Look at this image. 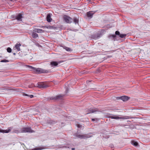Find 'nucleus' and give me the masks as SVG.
<instances>
[{
  "label": "nucleus",
  "mask_w": 150,
  "mask_h": 150,
  "mask_svg": "<svg viewBox=\"0 0 150 150\" xmlns=\"http://www.w3.org/2000/svg\"><path fill=\"white\" fill-rule=\"evenodd\" d=\"M34 132V131L31 130L30 127H23L21 128V133H32Z\"/></svg>",
  "instance_id": "3"
},
{
  "label": "nucleus",
  "mask_w": 150,
  "mask_h": 150,
  "mask_svg": "<svg viewBox=\"0 0 150 150\" xmlns=\"http://www.w3.org/2000/svg\"><path fill=\"white\" fill-rule=\"evenodd\" d=\"M98 111V109L97 108H90L86 110V114L93 113Z\"/></svg>",
  "instance_id": "7"
},
{
  "label": "nucleus",
  "mask_w": 150,
  "mask_h": 150,
  "mask_svg": "<svg viewBox=\"0 0 150 150\" xmlns=\"http://www.w3.org/2000/svg\"><path fill=\"white\" fill-rule=\"evenodd\" d=\"M27 66L31 70H33L34 73L38 74L41 73H47L50 72L49 70L42 69L40 68H36L29 65Z\"/></svg>",
  "instance_id": "1"
},
{
  "label": "nucleus",
  "mask_w": 150,
  "mask_h": 150,
  "mask_svg": "<svg viewBox=\"0 0 150 150\" xmlns=\"http://www.w3.org/2000/svg\"><path fill=\"white\" fill-rule=\"evenodd\" d=\"M13 132L15 133H21V131H19L18 130H14V131H13Z\"/></svg>",
  "instance_id": "32"
},
{
  "label": "nucleus",
  "mask_w": 150,
  "mask_h": 150,
  "mask_svg": "<svg viewBox=\"0 0 150 150\" xmlns=\"http://www.w3.org/2000/svg\"><path fill=\"white\" fill-rule=\"evenodd\" d=\"M99 119L98 118H92L91 119V120L92 121H98V120Z\"/></svg>",
  "instance_id": "34"
},
{
  "label": "nucleus",
  "mask_w": 150,
  "mask_h": 150,
  "mask_svg": "<svg viewBox=\"0 0 150 150\" xmlns=\"http://www.w3.org/2000/svg\"><path fill=\"white\" fill-rule=\"evenodd\" d=\"M64 19L67 23H70L72 22L73 20L71 18L65 15L64 16Z\"/></svg>",
  "instance_id": "5"
},
{
  "label": "nucleus",
  "mask_w": 150,
  "mask_h": 150,
  "mask_svg": "<svg viewBox=\"0 0 150 150\" xmlns=\"http://www.w3.org/2000/svg\"><path fill=\"white\" fill-rule=\"evenodd\" d=\"M64 61H61L57 62H51V65L52 67L57 66L59 63L63 62Z\"/></svg>",
  "instance_id": "13"
},
{
  "label": "nucleus",
  "mask_w": 150,
  "mask_h": 150,
  "mask_svg": "<svg viewBox=\"0 0 150 150\" xmlns=\"http://www.w3.org/2000/svg\"><path fill=\"white\" fill-rule=\"evenodd\" d=\"M29 97H30V98H32L33 97V95H29Z\"/></svg>",
  "instance_id": "37"
},
{
  "label": "nucleus",
  "mask_w": 150,
  "mask_h": 150,
  "mask_svg": "<svg viewBox=\"0 0 150 150\" xmlns=\"http://www.w3.org/2000/svg\"><path fill=\"white\" fill-rule=\"evenodd\" d=\"M64 48L67 51H71V49L69 47L65 46L64 47Z\"/></svg>",
  "instance_id": "27"
},
{
  "label": "nucleus",
  "mask_w": 150,
  "mask_h": 150,
  "mask_svg": "<svg viewBox=\"0 0 150 150\" xmlns=\"http://www.w3.org/2000/svg\"><path fill=\"white\" fill-rule=\"evenodd\" d=\"M28 87L29 88H32L33 87H36V86H35V85L33 83H32L31 84L29 85L28 86Z\"/></svg>",
  "instance_id": "28"
},
{
  "label": "nucleus",
  "mask_w": 150,
  "mask_h": 150,
  "mask_svg": "<svg viewBox=\"0 0 150 150\" xmlns=\"http://www.w3.org/2000/svg\"><path fill=\"white\" fill-rule=\"evenodd\" d=\"M7 51L8 52L10 53L11 52L12 50L11 48L9 47L7 49Z\"/></svg>",
  "instance_id": "29"
},
{
  "label": "nucleus",
  "mask_w": 150,
  "mask_h": 150,
  "mask_svg": "<svg viewBox=\"0 0 150 150\" xmlns=\"http://www.w3.org/2000/svg\"><path fill=\"white\" fill-rule=\"evenodd\" d=\"M0 62H9V61L6 59H4L1 60Z\"/></svg>",
  "instance_id": "30"
},
{
  "label": "nucleus",
  "mask_w": 150,
  "mask_h": 150,
  "mask_svg": "<svg viewBox=\"0 0 150 150\" xmlns=\"http://www.w3.org/2000/svg\"><path fill=\"white\" fill-rule=\"evenodd\" d=\"M127 36V34H120L119 35V37L121 38H125Z\"/></svg>",
  "instance_id": "26"
},
{
  "label": "nucleus",
  "mask_w": 150,
  "mask_h": 150,
  "mask_svg": "<svg viewBox=\"0 0 150 150\" xmlns=\"http://www.w3.org/2000/svg\"><path fill=\"white\" fill-rule=\"evenodd\" d=\"M56 123V121L52 120L51 121V122L49 123L50 124H55Z\"/></svg>",
  "instance_id": "36"
},
{
  "label": "nucleus",
  "mask_w": 150,
  "mask_h": 150,
  "mask_svg": "<svg viewBox=\"0 0 150 150\" xmlns=\"http://www.w3.org/2000/svg\"><path fill=\"white\" fill-rule=\"evenodd\" d=\"M23 17L22 16V14L21 13H19L16 16L15 18L18 21H22V18Z\"/></svg>",
  "instance_id": "11"
},
{
  "label": "nucleus",
  "mask_w": 150,
  "mask_h": 150,
  "mask_svg": "<svg viewBox=\"0 0 150 150\" xmlns=\"http://www.w3.org/2000/svg\"><path fill=\"white\" fill-rule=\"evenodd\" d=\"M69 144H67L66 145H59L58 146V148H69Z\"/></svg>",
  "instance_id": "16"
},
{
  "label": "nucleus",
  "mask_w": 150,
  "mask_h": 150,
  "mask_svg": "<svg viewBox=\"0 0 150 150\" xmlns=\"http://www.w3.org/2000/svg\"><path fill=\"white\" fill-rule=\"evenodd\" d=\"M46 27H47V26H42L41 27L42 28H46Z\"/></svg>",
  "instance_id": "38"
},
{
  "label": "nucleus",
  "mask_w": 150,
  "mask_h": 150,
  "mask_svg": "<svg viewBox=\"0 0 150 150\" xmlns=\"http://www.w3.org/2000/svg\"><path fill=\"white\" fill-rule=\"evenodd\" d=\"M101 36L102 34L101 33H98L96 34H93L91 35V38L92 39L96 40L100 37Z\"/></svg>",
  "instance_id": "8"
},
{
  "label": "nucleus",
  "mask_w": 150,
  "mask_h": 150,
  "mask_svg": "<svg viewBox=\"0 0 150 150\" xmlns=\"http://www.w3.org/2000/svg\"><path fill=\"white\" fill-rule=\"evenodd\" d=\"M11 131L10 129H8V130H4L3 129H0V133L1 132L3 133H8L10 132Z\"/></svg>",
  "instance_id": "17"
},
{
  "label": "nucleus",
  "mask_w": 150,
  "mask_h": 150,
  "mask_svg": "<svg viewBox=\"0 0 150 150\" xmlns=\"http://www.w3.org/2000/svg\"><path fill=\"white\" fill-rule=\"evenodd\" d=\"M16 53H13V54L14 55H16Z\"/></svg>",
  "instance_id": "41"
},
{
  "label": "nucleus",
  "mask_w": 150,
  "mask_h": 150,
  "mask_svg": "<svg viewBox=\"0 0 150 150\" xmlns=\"http://www.w3.org/2000/svg\"><path fill=\"white\" fill-rule=\"evenodd\" d=\"M48 87V85L42 82H38V86H37V87L44 88H46Z\"/></svg>",
  "instance_id": "6"
},
{
  "label": "nucleus",
  "mask_w": 150,
  "mask_h": 150,
  "mask_svg": "<svg viewBox=\"0 0 150 150\" xmlns=\"http://www.w3.org/2000/svg\"><path fill=\"white\" fill-rule=\"evenodd\" d=\"M112 150H114V149H113Z\"/></svg>",
  "instance_id": "45"
},
{
  "label": "nucleus",
  "mask_w": 150,
  "mask_h": 150,
  "mask_svg": "<svg viewBox=\"0 0 150 150\" xmlns=\"http://www.w3.org/2000/svg\"><path fill=\"white\" fill-rule=\"evenodd\" d=\"M77 126L78 127L80 128H82L83 127V126L82 125L79 124L77 125Z\"/></svg>",
  "instance_id": "35"
},
{
  "label": "nucleus",
  "mask_w": 150,
  "mask_h": 150,
  "mask_svg": "<svg viewBox=\"0 0 150 150\" xmlns=\"http://www.w3.org/2000/svg\"><path fill=\"white\" fill-rule=\"evenodd\" d=\"M34 31L38 33H42L45 32V30L40 29H35L34 30Z\"/></svg>",
  "instance_id": "15"
},
{
  "label": "nucleus",
  "mask_w": 150,
  "mask_h": 150,
  "mask_svg": "<svg viewBox=\"0 0 150 150\" xmlns=\"http://www.w3.org/2000/svg\"><path fill=\"white\" fill-rule=\"evenodd\" d=\"M91 134V133L87 134H84V139L88 138L91 137L92 136L90 135Z\"/></svg>",
  "instance_id": "20"
},
{
  "label": "nucleus",
  "mask_w": 150,
  "mask_h": 150,
  "mask_svg": "<svg viewBox=\"0 0 150 150\" xmlns=\"http://www.w3.org/2000/svg\"><path fill=\"white\" fill-rule=\"evenodd\" d=\"M88 81H87L86 82H87Z\"/></svg>",
  "instance_id": "44"
},
{
  "label": "nucleus",
  "mask_w": 150,
  "mask_h": 150,
  "mask_svg": "<svg viewBox=\"0 0 150 150\" xmlns=\"http://www.w3.org/2000/svg\"><path fill=\"white\" fill-rule=\"evenodd\" d=\"M73 21L74 22L75 24H76L77 23L78 24L79 22V20L76 18H74L73 19H72Z\"/></svg>",
  "instance_id": "25"
},
{
  "label": "nucleus",
  "mask_w": 150,
  "mask_h": 150,
  "mask_svg": "<svg viewBox=\"0 0 150 150\" xmlns=\"http://www.w3.org/2000/svg\"><path fill=\"white\" fill-rule=\"evenodd\" d=\"M51 14L50 13H48L47 14L46 17V19L48 22H50L52 20V19L51 18Z\"/></svg>",
  "instance_id": "14"
},
{
  "label": "nucleus",
  "mask_w": 150,
  "mask_h": 150,
  "mask_svg": "<svg viewBox=\"0 0 150 150\" xmlns=\"http://www.w3.org/2000/svg\"><path fill=\"white\" fill-rule=\"evenodd\" d=\"M88 1L89 2H90L91 1V0H88Z\"/></svg>",
  "instance_id": "42"
},
{
  "label": "nucleus",
  "mask_w": 150,
  "mask_h": 150,
  "mask_svg": "<svg viewBox=\"0 0 150 150\" xmlns=\"http://www.w3.org/2000/svg\"><path fill=\"white\" fill-rule=\"evenodd\" d=\"M131 143L132 145H133L135 146H137L138 145V143L137 142L134 140L132 141L131 142Z\"/></svg>",
  "instance_id": "21"
},
{
  "label": "nucleus",
  "mask_w": 150,
  "mask_h": 150,
  "mask_svg": "<svg viewBox=\"0 0 150 150\" xmlns=\"http://www.w3.org/2000/svg\"><path fill=\"white\" fill-rule=\"evenodd\" d=\"M95 12L93 11H88L87 13V16L88 18H91L93 16V15L95 13Z\"/></svg>",
  "instance_id": "10"
},
{
  "label": "nucleus",
  "mask_w": 150,
  "mask_h": 150,
  "mask_svg": "<svg viewBox=\"0 0 150 150\" xmlns=\"http://www.w3.org/2000/svg\"><path fill=\"white\" fill-rule=\"evenodd\" d=\"M45 149V148L44 147L42 146L35 148L34 149H32L31 150H41L42 149Z\"/></svg>",
  "instance_id": "22"
},
{
  "label": "nucleus",
  "mask_w": 150,
  "mask_h": 150,
  "mask_svg": "<svg viewBox=\"0 0 150 150\" xmlns=\"http://www.w3.org/2000/svg\"><path fill=\"white\" fill-rule=\"evenodd\" d=\"M115 115H112L111 117H110V118L112 119H115L116 120L117 119H127L128 118H130L131 119L132 118H136V117H129V116H127L125 117H120L119 116H115Z\"/></svg>",
  "instance_id": "2"
},
{
  "label": "nucleus",
  "mask_w": 150,
  "mask_h": 150,
  "mask_svg": "<svg viewBox=\"0 0 150 150\" xmlns=\"http://www.w3.org/2000/svg\"><path fill=\"white\" fill-rule=\"evenodd\" d=\"M32 36L33 38H35L38 37V34L34 32H33L32 33Z\"/></svg>",
  "instance_id": "23"
},
{
  "label": "nucleus",
  "mask_w": 150,
  "mask_h": 150,
  "mask_svg": "<svg viewBox=\"0 0 150 150\" xmlns=\"http://www.w3.org/2000/svg\"><path fill=\"white\" fill-rule=\"evenodd\" d=\"M120 35V32L118 31H116L115 32V35H118L119 36Z\"/></svg>",
  "instance_id": "33"
},
{
  "label": "nucleus",
  "mask_w": 150,
  "mask_h": 150,
  "mask_svg": "<svg viewBox=\"0 0 150 150\" xmlns=\"http://www.w3.org/2000/svg\"><path fill=\"white\" fill-rule=\"evenodd\" d=\"M46 28L48 29H57V27H55L54 26H50L49 25L48 26H47V27H46Z\"/></svg>",
  "instance_id": "24"
},
{
  "label": "nucleus",
  "mask_w": 150,
  "mask_h": 150,
  "mask_svg": "<svg viewBox=\"0 0 150 150\" xmlns=\"http://www.w3.org/2000/svg\"><path fill=\"white\" fill-rule=\"evenodd\" d=\"M21 44H16V45L15 47L16 48V49L18 50V51H19L20 50V46H21Z\"/></svg>",
  "instance_id": "19"
},
{
  "label": "nucleus",
  "mask_w": 150,
  "mask_h": 150,
  "mask_svg": "<svg viewBox=\"0 0 150 150\" xmlns=\"http://www.w3.org/2000/svg\"><path fill=\"white\" fill-rule=\"evenodd\" d=\"M108 37L109 38L111 39L112 40L114 41L116 40H117V36L115 35H110L108 36Z\"/></svg>",
  "instance_id": "12"
},
{
  "label": "nucleus",
  "mask_w": 150,
  "mask_h": 150,
  "mask_svg": "<svg viewBox=\"0 0 150 150\" xmlns=\"http://www.w3.org/2000/svg\"><path fill=\"white\" fill-rule=\"evenodd\" d=\"M71 150H75V148H71Z\"/></svg>",
  "instance_id": "40"
},
{
  "label": "nucleus",
  "mask_w": 150,
  "mask_h": 150,
  "mask_svg": "<svg viewBox=\"0 0 150 150\" xmlns=\"http://www.w3.org/2000/svg\"><path fill=\"white\" fill-rule=\"evenodd\" d=\"M112 115V114L109 113H108L106 115V117L107 118H110V117H111Z\"/></svg>",
  "instance_id": "31"
},
{
  "label": "nucleus",
  "mask_w": 150,
  "mask_h": 150,
  "mask_svg": "<svg viewBox=\"0 0 150 150\" xmlns=\"http://www.w3.org/2000/svg\"><path fill=\"white\" fill-rule=\"evenodd\" d=\"M64 95H60L55 96H53L50 97V99L54 101L62 100L64 97Z\"/></svg>",
  "instance_id": "4"
},
{
  "label": "nucleus",
  "mask_w": 150,
  "mask_h": 150,
  "mask_svg": "<svg viewBox=\"0 0 150 150\" xmlns=\"http://www.w3.org/2000/svg\"><path fill=\"white\" fill-rule=\"evenodd\" d=\"M2 57V56H1L0 55V57Z\"/></svg>",
  "instance_id": "43"
},
{
  "label": "nucleus",
  "mask_w": 150,
  "mask_h": 150,
  "mask_svg": "<svg viewBox=\"0 0 150 150\" xmlns=\"http://www.w3.org/2000/svg\"><path fill=\"white\" fill-rule=\"evenodd\" d=\"M24 96H29V95H28V94H26V93L24 94Z\"/></svg>",
  "instance_id": "39"
},
{
  "label": "nucleus",
  "mask_w": 150,
  "mask_h": 150,
  "mask_svg": "<svg viewBox=\"0 0 150 150\" xmlns=\"http://www.w3.org/2000/svg\"><path fill=\"white\" fill-rule=\"evenodd\" d=\"M75 136L78 138H80L81 139H84V134L81 135L76 134Z\"/></svg>",
  "instance_id": "18"
},
{
  "label": "nucleus",
  "mask_w": 150,
  "mask_h": 150,
  "mask_svg": "<svg viewBox=\"0 0 150 150\" xmlns=\"http://www.w3.org/2000/svg\"><path fill=\"white\" fill-rule=\"evenodd\" d=\"M129 98V97L126 96H122L121 97H118L117 98V99H120L124 101L128 100Z\"/></svg>",
  "instance_id": "9"
}]
</instances>
